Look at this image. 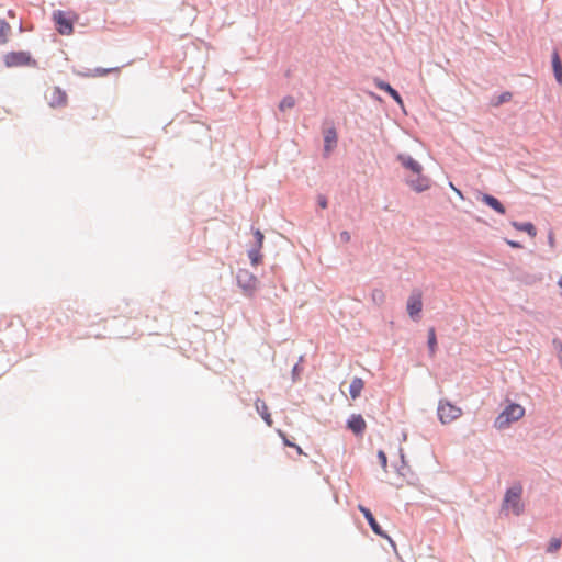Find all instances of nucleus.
Segmentation results:
<instances>
[{"label": "nucleus", "mask_w": 562, "mask_h": 562, "mask_svg": "<svg viewBox=\"0 0 562 562\" xmlns=\"http://www.w3.org/2000/svg\"><path fill=\"white\" fill-rule=\"evenodd\" d=\"M397 160L402 164V166L412 171L416 178H411L407 180V184L416 192H424L430 188L431 181L427 176L422 175L423 166L416 161L413 157L400 154L397 156Z\"/></svg>", "instance_id": "obj_1"}, {"label": "nucleus", "mask_w": 562, "mask_h": 562, "mask_svg": "<svg viewBox=\"0 0 562 562\" xmlns=\"http://www.w3.org/2000/svg\"><path fill=\"white\" fill-rule=\"evenodd\" d=\"M525 415V408L516 403L506 406L503 412L495 419V427L497 429H505L514 422L521 419Z\"/></svg>", "instance_id": "obj_2"}, {"label": "nucleus", "mask_w": 562, "mask_h": 562, "mask_svg": "<svg viewBox=\"0 0 562 562\" xmlns=\"http://www.w3.org/2000/svg\"><path fill=\"white\" fill-rule=\"evenodd\" d=\"M521 493L522 487L520 485L510 487L506 492L504 498V508L510 510L515 515H519L524 509V505L521 503Z\"/></svg>", "instance_id": "obj_3"}, {"label": "nucleus", "mask_w": 562, "mask_h": 562, "mask_svg": "<svg viewBox=\"0 0 562 562\" xmlns=\"http://www.w3.org/2000/svg\"><path fill=\"white\" fill-rule=\"evenodd\" d=\"M437 413L442 424H449L462 415V409L449 401L441 400L439 401Z\"/></svg>", "instance_id": "obj_4"}, {"label": "nucleus", "mask_w": 562, "mask_h": 562, "mask_svg": "<svg viewBox=\"0 0 562 562\" xmlns=\"http://www.w3.org/2000/svg\"><path fill=\"white\" fill-rule=\"evenodd\" d=\"M45 99L52 108H61L67 104L66 92L56 86L47 88Z\"/></svg>", "instance_id": "obj_5"}, {"label": "nucleus", "mask_w": 562, "mask_h": 562, "mask_svg": "<svg viewBox=\"0 0 562 562\" xmlns=\"http://www.w3.org/2000/svg\"><path fill=\"white\" fill-rule=\"evenodd\" d=\"M406 310L411 318L414 321L419 319V314L423 310V295L419 290H414L408 296Z\"/></svg>", "instance_id": "obj_6"}, {"label": "nucleus", "mask_w": 562, "mask_h": 562, "mask_svg": "<svg viewBox=\"0 0 562 562\" xmlns=\"http://www.w3.org/2000/svg\"><path fill=\"white\" fill-rule=\"evenodd\" d=\"M4 64L8 67H20L34 64L29 53L11 52L4 56Z\"/></svg>", "instance_id": "obj_7"}, {"label": "nucleus", "mask_w": 562, "mask_h": 562, "mask_svg": "<svg viewBox=\"0 0 562 562\" xmlns=\"http://www.w3.org/2000/svg\"><path fill=\"white\" fill-rule=\"evenodd\" d=\"M358 508H359V510L363 514V516H364V518L367 519L368 524L370 525V527H371L372 531H373L375 535H378V536H380V537H383V538L387 539V540H389V542H390L393 547H395V543H394V541L392 540V538L381 529L380 525L376 522V520H375V518L373 517V515H372V513L370 512V509H368L367 507H364V506H362V505H359V506H358Z\"/></svg>", "instance_id": "obj_8"}, {"label": "nucleus", "mask_w": 562, "mask_h": 562, "mask_svg": "<svg viewBox=\"0 0 562 562\" xmlns=\"http://www.w3.org/2000/svg\"><path fill=\"white\" fill-rule=\"evenodd\" d=\"M54 21L56 23L57 30L63 35H69L72 33V23L69 19H67L66 14L63 11L54 12Z\"/></svg>", "instance_id": "obj_9"}, {"label": "nucleus", "mask_w": 562, "mask_h": 562, "mask_svg": "<svg viewBox=\"0 0 562 562\" xmlns=\"http://www.w3.org/2000/svg\"><path fill=\"white\" fill-rule=\"evenodd\" d=\"M347 426L356 435H361L366 430L367 424L361 415L353 414L348 419Z\"/></svg>", "instance_id": "obj_10"}, {"label": "nucleus", "mask_w": 562, "mask_h": 562, "mask_svg": "<svg viewBox=\"0 0 562 562\" xmlns=\"http://www.w3.org/2000/svg\"><path fill=\"white\" fill-rule=\"evenodd\" d=\"M337 144V133L335 128H328L324 133V151L329 155Z\"/></svg>", "instance_id": "obj_11"}, {"label": "nucleus", "mask_w": 562, "mask_h": 562, "mask_svg": "<svg viewBox=\"0 0 562 562\" xmlns=\"http://www.w3.org/2000/svg\"><path fill=\"white\" fill-rule=\"evenodd\" d=\"M481 201L483 203H485L486 205H488L491 209H493L495 212L499 213V214H505V207L503 206V204L496 199L494 198L493 195H490V194H486V193H482L481 194Z\"/></svg>", "instance_id": "obj_12"}, {"label": "nucleus", "mask_w": 562, "mask_h": 562, "mask_svg": "<svg viewBox=\"0 0 562 562\" xmlns=\"http://www.w3.org/2000/svg\"><path fill=\"white\" fill-rule=\"evenodd\" d=\"M374 83H375V86H376L379 89H381V90H383V91L387 92V93H389V94L394 99V101H395L397 104H400L401 106L403 105V100H402L401 95H400V94H398V92H397L395 89H393V88H392L387 82H384V81H382V80H380V79H375V80H374Z\"/></svg>", "instance_id": "obj_13"}, {"label": "nucleus", "mask_w": 562, "mask_h": 562, "mask_svg": "<svg viewBox=\"0 0 562 562\" xmlns=\"http://www.w3.org/2000/svg\"><path fill=\"white\" fill-rule=\"evenodd\" d=\"M255 406H256L257 412L260 414L262 419L266 422V424L269 427L272 426L273 422H272V418H271V415L269 413V408H268V405L266 404V402L258 398L255 403Z\"/></svg>", "instance_id": "obj_14"}, {"label": "nucleus", "mask_w": 562, "mask_h": 562, "mask_svg": "<svg viewBox=\"0 0 562 562\" xmlns=\"http://www.w3.org/2000/svg\"><path fill=\"white\" fill-rule=\"evenodd\" d=\"M363 387H364L363 380L361 378H353V380L351 381L350 386H349L350 396L353 400H356L357 397L360 396Z\"/></svg>", "instance_id": "obj_15"}, {"label": "nucleus", "mask_w": 562, "mask_h": 562, "mask_svg": "<svg viewBox=\"0 0 562 562\" xmlns=\"http://www.w3.org/2000/svg\"><path fill=\"white\" fill-rule=\"evenodd\" d=\"M512 225L517 231L526 232L531 237H535L537 235V229H536V227L533 226L532 223H529V222H527V223L513 222Z\"/></svg>", "instance_id": "obj_16"}, {"label": "nucleus", "mask_w": 562, "mask_h": 562, "mask_svg": "<svg viewBox=\"0 0 562 562\" xmlns=\"http://www.w3.org/2000/svg\"><path fill=\"white\" fill-rule=\"evenodd\" d=\"M238 282L247 289H252L256 285V278L252 274H249L247 272H240L238 276Z\"/></svg>", "instance_id": "obj_17"}, {"label": "nucleus", "mask_w": 562, "mask_h": 562, "mask_svg": "<svg viewBox=\"0 0 562 562\" xmlns=\"http://www.w3.org/2000/svg\"><path fill=\"white\" fill-rule=\"evenodd\" d=\"M552 67H553V72H554V77H555L557 81L560 85H562V64H561L558 53L553 54Z\"/></svg>", "instance_id": "obj_18"}, {"label": "nucleus", "mask_w": 562, "mask_h": 562, "mask_svg": "<svg viewBox=\"0 0 562 562\" xmlns=\"http://www.w3.org/2000/svg\"><path fill=\"white\" fill-rule=\"evenodd\" d=\"M427 344H428L429 355H430V357H434L437 351V338H436V331H435L434 327L429 328V330H428Z\"/></svg>", "instance_id": "obj_19"}, {"label": "nucleus", "mask_w": 562, "mask_h": 562, "mask_svg": "<svg viewBox=\"0 0 562 562\" xmlns=\"http://www.w3.org/2000/svg\"><path fill=\"white\" fill-rule=\"evenodd\" d=\"M261 248L255 247L248 251V257L251 261V265L257 266L262 261Z\"/></svg>", "instance_id": "obj_20"}, {"label": "nucleus", "mask_w": 562, "mask_h": 562, "mask_svg": "<svg viewBox=\"0 0 562 562\" xmlns=\"http://www.w3.org/2000/svg\"><path fill=\"white\" fill-rule=\"evenodd\" d=\"M294 105H295V99L292 95H288L281 100V102L279 104V109H280V111L284 112V111H288V110L294 108Z\"/></svg>", "instance_id": "obj_21"}, {"label": "nucleus", "mask_w": 562, "mask_h": 562, "mask_svg": "<svg viewBox=\"0 0 562 562\" xmlns=\"http://www.w3.org/2000/svg\"><path fill=\"white\" fill-rule=\"evenodd\" d=\"M371 297L375 304L381 305L384 303L385 294L382 290L375 289L372 291Z\"/></svg>", "instance_id": "obj_22"}, {"label": "nucleus", "mask_w": 562, "mask_h": 562, "mask_svg": "<svg viewBox=\"0 0 562 562\" xmlns=\"http://www.w3.org/2000/svg\"><path fill=\"white\" fill-rule=\"evenodd\" d=\"M10 25L5 21H0V44L5 43Z\"/></svg>", "instance_id": "obj_23"}, {"label": "nucleus", "mask_w": 562, "mask_h": 562, "mask_svg": "<svg viewBox=\"0 0 562 562\" xmlns=\"http://www.w3.org/2000/svg\"><path fill=\"white\" fill-rule=\"evenodd\" d=\"M561 548V540L559 538H552L548 546V552H557Z\"/></svg>", "instance_id": "obj_24"}, {"label": "nucleus", "mask_w": 562, "mask_h": 562, "mask_svg": "<svg viewBox=\"0 0 562 562\" xmlns=\"http://www.w3.org/2000/svg\"><path fill=\"white\" fill-rule=\"evenodd\" d=\"M254 235L256 238V247L262 248L265 239L263 234L259 229H255Z\"/></svg>", "instance_id": "obj_25"}, {"label": "nucleus", "mask_w": 562, "mask_h": 562, "mask_svg": "<svg viewBox=\"0 0 562 562\" xmlns=\"http://www.w3.org/2000/svg\"><path fill=\"white\" fill-rule=\"evenodd\" d=\"M378 458L380 460L381 467L385 470L387 467V458H386V454L384 453V451L380 450L378 452Z\"/></svg>", "instance_id": "obj_26"}, {"label": "nucleus", "mask_w": 562, "mask_h": 562, "mask_svg": "<svg viewBox=\"0 0 562 562\" xmlns=\"http://www.w3.org/2000/svg\"><path fill=\"white\" fill-rule=\"evenodd\" d=\"M279 435H280V437L282 438V440H283V442H284V445H285V446H288V447H294V445H295V443H293L292 441H290V440L286 438V436H285V434H284V432H282V431H280V430H279Z\"/></svg>", "instance_id": "obj_27"}, {"label": "nucleus", "mask_w": 562, "mask_h": 562, "mask_svg": "<svg viewBox=\"0 0 562 562\" xmlns=\"http://www.w3.org/2000/svg\"><path fill=\"white\" fill-rule=\"evenodd\" d=\"M318 205L322 209H326L327 207V199L325 196H319L318 198Z\"/></svg>", "instance_id": "obj_28"}, {"label": "nucleus", "mask_w": 562, "mask_h": 562, "mask_svg": "<svg viewBox=\"0 0 562 562\" xmlns=\"http://www.w3.org/2000/svg\"><path fill=\"white\" fill-rule=\"evenodd\" d=\"M507 245H509L513 248H521V244L514 241V240H506Z\"/></svg>", "instance_id": "obj_29"}, {"label": "nucleus", "mask_w": 562, "mask_h": 562, "mask_svg": "<svg viewBox=\"0 0 562 562\" xmlns=\"http://www.w3.org/2000/svg\"><path fill=\"white\" fill-rule=\"evenodd\" d=\"M340 239H341L342 241H349V239H350V235H349V233H348V232H342V233L340 234Z\"/></svg>", "instance_id": "obj_30"}, {"label": "nucleus", "mask_w": 562, "mask_h": 562, "mask_svg": "<svg viewBox=\"0 0 562 562\" xmlns=\"http://www.w3.org/2000/svg\"><path fill=\"white\" fill-rule=\"evenodd\" d=\"M512 94L509 92H506L501 95V102L508 101L510 99Z\"/></svg>", "instance_id": "obj_31"}, {"label": "nucleus", "mask_w": 562, "mask_h": 562, "mask_svg": "<svg viewBox=\"0 0 562 562\" xmlns=\"http://www.w3.org/2000/svg\"><path fill=\"white\" fill-rule=\"evenodd\" d=\"M293 448H295V450L297 451L299 454H305L300 446L294 445Z\"/></svg>", "instance_id": "obj_32"}, {"label": "nucleus", "mask_w": 562, "mask_h": 562, "mask_svg": "<svg viewBox=\"0 0 562 562\" xmlns=\"http://www.w3.org/2000/svg\"><path fill=\"white\" fill-rule=\"evenodd\" d=\"M558 284L560 288H562V277L559 279Z\"/></svg>", "instance_id": "obj_33"}]
</instances>
